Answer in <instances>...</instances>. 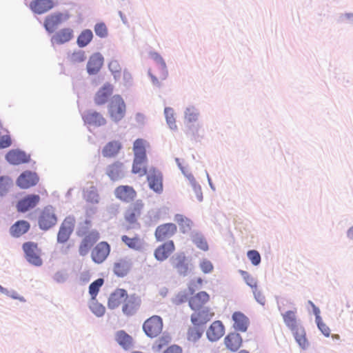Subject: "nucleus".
<instances>
[{
	"label": "nucleus",
	"mask_w": 353,
	"mask_h": 353,
	"mask_svg": "<svg viewBox=\"0 0 353 353\" xmlns=\"http://www.w3.org/2000/svg\"><path fill=\"white\" fill-rule=\"evenodd\" d=\"M170 342L169 336H162L156 343V345L154 347L156 351H160L161 348L168 345Z\"/></svg>",
	"instance_id": "57"
},
{
	"label": "nucleus",
	"mask_w": 353,
	"mask_h": 353,
	"mask_svg": "<svg viewBox=\"0 0 353 353\" xmlns=\"http://www.w3.org/2000/svg\"><path fill=\"white\" fill-rule=\"evenodd\" d=\"M112 87L110 84L103 86L96 94L94 102L97 105H103L105 103L112 93Z\"/></svg>",
	"instance_id": "33"
},
{
	"label": "nucleus",
	"mask_w": 353,
	"mask_h": 353,
	"mask_svg": "<svg viewBox=\"0 0 353 353\" xmlns=\"http://www.w3.org/2000/svg\"><path fill=\"white\" fill-rule=\"evenodd\" d=\"M144 204L141 200H137L126 210L124 217L126 221L130 224L137 222L138 218L141 216Z\"/></svg>",
	"instance_id": "13"
},
{
	"label": "nucleus",
	"mask_w": 353,
	"mask_h": 353,
	"mask_svg": "<svg viewBox=\"0 0 353 353\" xmlns=\"http://www.w3.org/2000/svg\"><path fill=\"white\" fill-rule=\"evenodd\" d=\"M54 6L52 0H33L30 3L29 8L34 13L42 14L52 9Z\"/></svg>",
	"instance_id": "17"
},
{
	"label": "nucleus",
	"mask_w": 353,
	"mask_h": 353,
	"mask_svg": "<svg viewBox=\"0 0 353 353\" xmlns=\"http://www.w3.org/2000/svg\"><path fill=\"white\" fill-rule=\"evenodd\" d=\"M40 196L37 194H29L19 200L17 204L19 212H25L34 208L39 202Z\"/></svg>",
	"instance_id": "20"
},
{
	"label": "nucleus",
	"mask_w": 353,
	"mask_h": 353,
	"mask_svg": "<svg viewBox=\"0 0 353 353\" xmlns=\"http://www.w3.org/2000/svg\"><path fill=\"white\" fill-rule=\"evenodd\" d=\"M103 279L100 278L95 280L90 285L89 293L91 295L92 299H96L101 287L103 284Z\"/></svg>",
	"instance_id": "46"
},
{
	"label": "nucleus",
	"mask_w": 353,
	"mask_h": 353,
	"mask_svg": "<svg viewBox=\"0 0 353 353\" xmlns=\"http://www.w3.org/2000/svg\"><path fill=\"white\" fill-rule=\"evenodd\" d=\"M148 146L147 141L143 139H137L133 144L134 158L147 159L146 148Z\"/></svg>",
	"instance_id": "34"
},
{
	"label": "nucleus",
	"mask_w": 353,
	"mask_h": 353,
	"mask_svg": "<svg viewBox=\"0 0 353 353\" xmlns=\"http://www.w3.org/2000/svg\"><path fill=\"white\" fill-rule=\"evenodd\" d=\"M198 326L194 325L188 329L187 332L188 341L195 342L201 337L203 331Z\"/></svg>",
	"instance_id": "44"
},
{
	"label": "nucleus",
	"mask_w": 353,
	"mask_h": 353,
	"mask_svg": "<svg viewBox=\"0 0 353 353\" xmlns=\"http://www.w3.org/2000/svg\"><path fill=\"white\" fill-rule=\"evenodd\" d=\"M57 223L54 209L52 206L45 207L38 217V224L43 230H48Z\"/></svg>",
	"instance_id": "3"
},
{
	"label": "nucleus",
	"mask_w": 353,
	"mask_h": 353,
	"mask_svg": "<svg viewBox=\"0 0 353 353\" xmlns=\"http://www.w3.org/2000/svg\"><path fill=\"white\" fill-rule=\"evenodd\" d=\"M110 245L106 241L97 243L91 251V258L96 263H103L109 256Z\"/></svg>",
	"instance_id": "10"
},
{
	"label": "nucleus",
	"mask_w": 353,
	"mask_h": 353,
	"mask_svg": "<svg viewBox=\"0 0 353 353\" xmlns=\"http://www.w3.org/2000/svg\"><path fill=\"white\" fill-rule=\"evenodd\" d=\"M199 116V111L193 106L187 108L185 111V119L189 123L196 122Z\"/></svg>",
	"instance_id": "45"
},
{
	"label": "nucleus",
	"mask_w": 353,
	"mask_h": 353,
	"mask_svg": "<svg viewBox=\"0 0 353 353\" xmlns=\"http://www.w3.org/2000/svg\"><path fill=\"white\" fill-rule=\"evenodd\" d=\"M114 195L120 201L130 203L137 196V192L131 186L119 185L114 190Z\"/></svg>",
	"instance_id": "15"
},
{
	"label": "nucleus",
	"mask_w": 353,
	"mask_h": 353,
	"mask_svg": "<svg viewBox=\"0 0 353 353\" xmlns=\"http://www.w3.org/2000/svg\"><path fill=\"white\" fill-rule=\"evenodd\" d=\"M121 241L128 248L134 250H140L143 248V241L139 234L132 236L123 235Z\"/></svg>",
	"instance_id": "31"
},
{
	"label": "nucleus",
	"mask_w": 353,
	"mask_h": 353,
	"mask_svg": "<svg viewBox=\"0 0 353 353\" xmlns=\"http://www.w3.org/2000/svg\"><path fill=\"white\" fill-rule=\"evenodd\" d=\"M73 36L72 29L70 28H62L52 37L51 42L52 44H63L70 41Z\"/></svg>",
	"instance_id": "25"
},
{
	"label": "nucleus",
	"mask_w": 353,
	"mask_h": 353,
	"mask_svg": "<svg viewBox=\"0 0 353 353\" xmlns=\"http://www.w3.org/2000/svg\"><path fill=\"white\" fill-rule=\"evenodd\" d=\"M192 295L188 300V303L192 310L205 307V305L210 299V295L205 291H201Z\"/></svg>",
	"instance_id": "19"
},
{
	"label": "nucleus",
	"mask_w": 353,
	"mask_h": 353,
	"mask_svg": "<svg viewBox=\"0 0 353 353\" xmlns=\"http://www.w3.org/2000/svg\"><path fill=\"white\" fill-rule=\"evenodd\" d=\"M140 305L141 299L139 297L134 294H128L127 298L122 305V312L128 316H132L137 312Z\"/></svg>",
	"instance_id": "14"
},
{
	"label": "nucleus",
	"mask_w": 353,
	"mask_h": 353,
	"mask_svg": "<svg viewBox=\"0 0 353 353\" xmlns=\"http://www.w3.org/2000/svg\"><path fill=\"white\" fill-rule=\"evenodd\" d=\"M240 274L243 276V279L246 282V283L250 286L251 288H256V280L246 271L240 270Z\"/></svg>",
	"instance_id": "53"
},
{
	"label": "nucleus",
	"mask_w": 353,
	"mask_h": 353,
	"mask_svg": "<svg viewBox=\"0 0 353 353\" xmlns=\"http://www.w3.org/2000/svg\"><path fill=\"white\" fill-rule=\"evenodd\" d=\"M292 331L293 332V334L296 342L300 345V347H302L303 349L307 348L308 347L309 343L306 338V333L304 328L300 326Z\"/></svg>",
	"instance_id": "40"
},
{
	"label": "nucleus",
	"mask_w": 353,
	"mask_h": 353,
	"mask_svg": "<svg viewBox=\"0 0 353 353\" xmlns=\"http://www.w3.org/2000/svg\"><path fill=\"white\" fill-rule=\"evenodd\" d=\"M75 225V219L72 216H67L62 221L58 233H57V242L63 244L66 243L72 232L74 231Z\"/></svg>",
	"instance_id": "7"
},
{
	"label": "nucleus",
	"mask_w": 353,
	"mask_h": 353,
	"mask_svg": "<svg viewBox=\"0 0 353 353\" xmlns=\"http://www.w3.org/2000/svg\"><path fill=\"white\" fill-rule=\"evenodd\" d=\"M146 162L147 159L134 158L132 172L134 174H138L140 176H144L147 174Z\"/></svg>",
	"instance_id": "39"
},
{
	"label": "nucleus",
	"mask_w": 353,
	"mask_h": 353,
	"mask_svg": "<svg viewBox=\"0 0 353 353\" xmlns=\"http://www.w3.org/2000/svg\"><path fill=\"white\" fill-rule=\"evenodd\" d=\"M225 333V327L220 321H214L207 330L206 334L211 341H216L221 338Z\"/></svg>",
	"instance_id": "22"
},
{
	"label": "nucleus",
	"mask_w": 353,
	"mask_h": 353,
	"mask_svg": "<svg viewBox=\"0 0 353 353\" xmlns=\"http://www.w3.org/2000/svg\"><path fill=\"white\" fill-rule=\"evenodd\" d=\"M13 185L12 180L8 176H0V197L5 196Z\"/></svg>",
	"instance_id": "42"
},
{
	"label": "nucleus",
	"mask_w": 353,
	"mask_h": 353,
	"mask_svg": "<svg viewBox=\"0 0 353 353\" xmlns=\"http://www.w3.org/2000/svg\"><path fill=\"white\" fill-rule=\"evenodd\" d=\"M296 310H289L282 314L284 323L291 330H293L299 327L296 319Z\"/></svg>",
	"instance_id": "37"
},
{
	"label": "nucleus",
	"mask_w": 353,
	"mask_h": 353,
	"mask_svg": "<svg viewBox=\"0 0 353 353\" xmlns=\"http://www.w3.org/2000/svg\"><path fill=\"white\" fill-rule=\"evenodd\" d=\"M110 117L114 121L122 119L125 113V104L119 95L114 96L108 105Z\"/></svg>",
	"instance_id": "4"
},
{
	"label": "nucleus",
	"mask_w": 353,
	"mask_h": 353,
	"mask_svg": "<svg viewBox=\"0 0 353 353\" xmlns=\"http://www.w3.org/2000/svg\"><path fill=\"white\" fill-rule=\"evenodd\" d=\"M177 231L176 225L172 223H163L159 225L154 235L157 241H162L172 237Z\"/></svg>",
	"instance_id": "12"
},
{
	"label": "nucleus",
	"mask_w": 353,
	"mask_h": 353,
	"mask_svg": "<svg viewBox=\"0 0 353 353\" xmlns=\"http://www.w3.org/2000/svg\"><path fill=\"white\" fill-rule=\"evenodd\" d=\"M128 293L123 289H117L110 295L108 301V306L110 309H115L123 305L127 298Z\"/></svg>",
	"instance_id": "21"
},
{
	"label": "nucleus",
	"mask_w": 353,
	"mask_h": 353,
	"mask_svg": "<svg viewBox=\"0 0 353 353\" xmlns=\"http://www.w3.org/2000/svg\"><path fill=\"white\" fill-rule=\"evenodd\" d=\"M318 326V328L321 330L322 334L327 337L330 334V329L329 327L323 321V320H320L319 321L316 322Z\"/></svg>",
	"instance_id": "56"
},
{
	"label": "nucleus",
	"mask_w": 353,
	"mask_h": 353,
	"mask_svg": "<svg viewBox=\"0 0 353 353\" xmlns=\"http://www.w3.org/2000/svg\"><path fill=\"white\" fill-rule=\"evenodd\" d=\"M186 176H187L188 181H190V184L194 187V190L196 191L199 192L200 194L198 195V197H199V200L201 201L202 195L201 193V187L196 184V180H195L194 176L192 174H186Z\"/></svg>",
	"instance_id": "58"
},
{
	"label": "nucleus",
	"mask_w": 353,
	"mask_h": 353,
	"mask_svg": "<svg viewBox=\"0 0 353 353\" xmlns=\"http://www.w3.org/2000/svg\"><path fill=\"white\" fill-rule=\"evenodd\" d=\"M163 353H181V349L177 345H171L168 347Z\"/></svg>",
	"instance_id": "63"
},
{
	"label": "nucleus",
	"mask_w": 353,
	"mask_h": 353,
	"mask_svg": "<svg viewBox=\"0 0 353 353\" xmlns=\"http://www.w3.org/2000/svg\"><path fill=\"white\" fill-rule=\"evenodd\" d=\"M163 325L162 319L159 316L153 315L145 321L143 330L148 336L154 338L161 333Z\"/></svg>",
	"instance_id": "5"
},
{
	"label": "nucleus",
	"mask_w": 353,
	"mask_h": 353,
	"mask_svg": "<svg viewBox=\"0 0 353 353\" xmlns=\"http://www.w3.org/2000/svg\"><path fill=\"white\" fill-rule=\"evenodd\" d=\"M23 250L25 252L27 261L37 266L42 264V259L40 256V250L37 243L33 242H26L23 245Z\"/></svg>",
	"instance_id": "8"
},
{
	"label": "nucleus",
	"mask_w": 353,
	"mask_h": 353,
	"mask_svg": "<svg viewBox=\"0 0 353 353\" xmlns=\"http://www.w3.org/2000/svg\"><path fill=\"white\" fill-rule=\"evenodd\" d=\"M6 160L12 165H19L29 161V157L24 152L18 150H12L6 154Z\"/></svg>",
	"instance_id": "27"
},
{
	"label": "nucleus",
	"mask_w": 353,
	"mask_h": 353,
	"mask_svg": "<svg viewBox=\"0 0 353 353\" xmlns=\"http://www.w3.org/2000/svg\"><path fill=\"white\" fill-rule=\"evenodd\" d=\"M150 56L154 61V65L149 70V74L154 83H159L168 77L166 65L162 57L155 52H151Z\"/></svg>",
	"instance_id": "2"
},
{
	"label": "nucleus",
	"mask_w": 353,
	"mask_h": 353,
	"mask_svg": "<svg viewBox=\"0 0 353 353\" xmlns=\"http://www.w3.org/2000/svg\"><path fill=\"white\" fill-rule=\"evenodd\" d=\"M203 279L200 277L197 278L196 280H195V281H191L188 286V290H189L190 294H194L195 290L201 287V285H203Z\"/></svg>",
	"instance_id": "55"
},
{
	"label": "nucleus",
	"mask_w": 353,
	"mask_h": 353,
	"mask_svg": "<svg viewBox=\"0 0 353 353\" xmlns=\"http://www.w3.org/2000/svg\"><path fill=\"white\" fill-rule=\"evenodd\" d=\"M308 303L312 306V307L313 309V312L315 315L316 322L321 320L322 319L320 316V310L319 309V307H317L311 301H309Z\"/></svg>",
	"instance_id": "62"
},
{
	"label": "nucleus",
	"mask_w": 353,
	"mask_h": 353,
	"mask_svg": "<svg viewBox=\"0 0 353 353\" xmlns=\"http://www.w3.org/2000/svg\"><path fill=\"white\" fill-rule=\"evenodd\" d=\"M232 318L234 321L233 327L235 330L241 332L247 331L250 325V320L243 313L234 312Z\"/></svg>",
	"instance_id": "23"
},
{
	"label": "nucleus",
	"mask_w": 353,
	"mask_h": 353,
	"mask_svg": "<svg viewBox=\"0 0 353 353\" xmlns=\"http://www.w3.org/2000/svg\"><path fill=\"white\" fill-rule=\"evenodd\" d=\"M147 180L150 189L157 193L163 192V175L157 169L152 168L149 170Z\"/></svg>",
	"instance_id": "11"
},
{
	"label": "nucleus",
	"mask_w": 353,
	"mask_h": 353,
	"mask_svg": "<svg viewBox=\"0 0 353 353\" xmlns=\"http://www.w3.org/2000/svg\"><path fill=\"white\" fill-rule=\"evenodd\" d=\"M121 149V144L118 141L108 142L102 149V154L106 158L114 157Z\"/></svg>",
	"instance_id": "32"
},
{
	"label": "nucleus",
	"mask_w": 353,
	"mask_h": 353,
	"mask_svg": "<svg viewBox=\"0 0 353 353\" xmlns=\"http://www.w3.org/2000/svg\"><path fill=\"white\" fill-rule=\"evenodd\" d=\"M109 69L114 75L115 79L121 76V67L118 61L112 60L109 63Z\"/></svg>",
	"instance_id": "50"
},
{
	"label": "nucleus",
	"mask_w": 353,
	"mask_h": 353,
	"mask_svg": "<svg viewBox=\"0 0 353 353\" xmlns=\"http://www.w3.org/2000/svg\"><path fill=\"white\" fill-rule=\"evenodd\" d=\"M200 267L202 271L205 274L211 272L213 270V265L212 263L208 260H203L201 263Z\"/></svg>",
	"instance_id": "59"
},
{
	"label": "nucleus",
	"mask_w": 353,
	"mask_h": 353,
	"mask_svg": "<svg viewBox=\"0 0 353 353\" xmlns=\"http://www.w3.org/2000/svg\"><path fill=\"white\" fill-rule=\"evenodd\" d=\"M192 241L201 250L207 251L208 250V244L202 235L196 234L193 236Z\"/></svg>",
	"instance_id": "47"
},
{
	"label": "nucleus",
	"mask_w": 353,
	"mask_h": 353,
	"mask_svg": "<svg viewBox=\"0 0 353 353\" xmlns=\"http://www.w3.org/2000/svg\"><path fill=\"white\" fill-rule=\"evenodd\" d=\"M103 63V58L100 54L96 53L92 54L90 57L87 64L88 72L90 74L97 73L102 67Z\"/></svg>",
	"instance_id": "30"
},
{
	"label": "nucleus",
	"mask_w": 353,
	"mask_h": 353,
	"mask_svg": "<svg viewBox=\"0 0 353 353\" xmlns=\"http://www.w3.org/2000/svg\"><path fill=\"white\" fill-rule=\"evenodd\" d=\"M174 267L181 274H185L188 270V265L186 262V257L183 253L176 254L173 258Z\"/></svg>",
	"instance_id": "36"
},
{
	"label": "nucleus",
	"mask_w": 353,
	"mask_h": 353,
	"mask_svg": "<svg viewBox=\"0 0 353 353\" xmlns=\"http://www.w3.org/2000/svg\"><path fill=\"white\" fill-rule=\"evenodd\" d=\"M166 121L171 129H176L175 118L174 110L171 108H165L164 110Z\"/></svg>",
	"instance_id": "49"
},
{
	"label": "nucleus",
	"mask_w": 353,
	"mask_h": 353,
	"mask_svg": "<svg viewBox=\"0 0 353 353\" xmlns=\"http://www.w3.org/2000/svg\"><path fill=\"white\" fill-rule=\"evenodd\" d=\"M248 257L254 265H258L261 263V256L258 251L252 250L247 253Z\"/></svg>",
	"instance_id": "52"
},
{
	"label": "nucleus",
	"mask_w": 353,
	"mask_h": 353,
	"mask_svg": "<svg viewBox=\"0 0 353 353\" xmlns=\"http://www.w3.org/2000/svg\"><path fill=\"white\" fill-rule=\"evenodd\" d=\"M191 321L194 325H203L210 321L214 316V312L209 307H203L193 310Z\"/></svg>",
	"instance_id": "9"
},
{
	"label": "nucleus",
	"mask_w": 353,
	"mask_h": 353,
	"mask_svg": "<svg viewBox=\"0 0 353 353\" xmlns=\"http://www.w3.org/2000/svg\"><path fill=\"white\" fill-rule=\"evenodd\" d=\"M189 299L188 295L185 292H179L175 297V303L176 304H181L188 301Z\"/></svg>",
	"instance_id": "61"
},
{
	"label": "nucleus",
	"mask_w": 353,
	"mask_h": 353,
	"mask_svg": "<svg viewBox=\"0 0 353 353\" xmlns=\"http://www.w3.org/2000/svg\"><path fill=\"white\" fill-rule=\"evenodd\" d=\"M85 59V52L83 50L75 51L69 57L70 62L73 64L83 62Z\"/></svg>",
	"instance_id": "48"
},
{
	"label": "nucleus",
	"mask_w": 353,
	"mask_h": 353,
	"mask_svg": "<svg viewBox=\"0 0 353 353\" xmlns=\"http://www.w3.org/2000/svg\"><path fill=\"white\" fill-rule=\"evenodd\" d=\"M11 143L12 141L9 135H4L0 139V148H8Z\"/></svg>",
	"instance_id": "60"
},
{
	"label": "nucleus",
	"mask_w": 353,
	"mask_h": 353,
	"mask_svg": "<svg viewBox=\"0 0 353 353\" xmlns=\"http://www.w3.org/2000/svg\"><path fill=\"white\" fill-rule=\"evenodd\" d=\"M94 29L96 34L99 37L103 38L108 35V29L103 23H97Z\"/></svg>",
	"instance_id": "51"
},
{
	"label": "nucleus",
	"mask_w": 353,
	"mask_h": 353,
	"mask_svg": "<svg viewBox=\"0 0 353 353\" xmlns=\"http://www.w3.org/2000/svg\"><path fill=\"white\" fill-rule=\"evenodd\" d=\"M174 220L178 223L180 230L183 233H186L190 231L192 222L190 219L182 214H176Z\"/></svg>",
	"instance_id": "41"
},
{
	"label": "nucleus",
	"mask_w": 353,
	"mask_h": 353,
	"mask_svg": "<svg viewBox=\"0 0 353 353\" xmlns=\"http://www.w3.org/2000/svg\"><path fill=\"white\" fill-rule=\"evenodd\" d=\"M132 263L130 259H120L114 263L113 272L118 276L123 277L127 275L131 268Z\"/></svg>",
	"instance_id": "29"
},
{
	"label": "nucleus",
	"mask_w": 353,
	"mask_h": 353,
	"mask_svg": "<svg viewBox=\"0 0 353 353\" xmlns=\"http://www.w3.org/2000/svg\"><path fill=\"white\" fill-rule=\"evenodd\" d=\"M30 229V223L26 221H17L10 230L12 236L19 237L26 233Z\"/></svg>",
	"instance_id": "35"
},
{
	"label": "nucleus",
	"mask_w": 353,
	"mask_h": 353,
	"mask_svg": "<svg viewBox=\"0 0 353 353\" xmlns=\"http://www.w3.org/2000/svg\"><path fill=\"white\" fill-rule=\"evenodd\" d=\"M39 181L36 173L30 171H25L18 177L17 184L23 189H27L35 185Z\"/></svg>",
	"instance_id": "16"
},
{
	"label": "nucleus",
	"mask_w": 353,
	"mask_h": 353,
	"mask_svg": "<svg viewBox=\"0 0 353 353\" xmlns=\"http://www.w3.org/2000/svg\"><path fill=\"white\" fill-rule=\"evenodd\" d=\"M90 309L97 316H102L105 312V307L98 303H93L90 305Z\"/></svg>",
	"instance_id": "54"
},
{
	"label": "nucleus",
	"mask_w": 353,
	"mask_h": 353,
	"mask_svg": "<svg viewBox=\"0 0 353 353\" xmlns=\"http://www.w3.org/2000/svg\"><path fill=\"white\" fill-rule=\"evenodd\" d=\"M54 279L57 282H63L66 279V274L62 272H58L54 274Z\"/></svg>",
	"instance_id": "64"
},
{
	"label": "nucleus",
	"mask_w": 353,
	"mask_h": 353,
	"mask_svg": "<svg viewBox=\"0 0 353 353\" xmlns=\"http://www.w3.org/2000/svg\"><path fill=\"white\" fill-rule=\"evenodd\" d=\"M174 250L175 246L174 242L172 241H168L156 248L154 253V257L158 261H165Z\"/></svg>",
	"instance_id": "18"
},
{
	"label": "nucleus",
	"mask_w": 353,
	"mask_h": 353,
	"mask_svg": "<svg viewBox=\"0 0 353 353\" xmlns=\"http://www.w3.org/2000/svg\"><path fill=\"white\" fill-rule=\"evenodd\" d=\"M78 236L82 239L79 245V253L81 256H85L88 254L90 248L99 240L100 234L97 230H90L85 227L80 228L77 232Z\"/></svg>",
	"instance_id": "1"
},
{
	"label": "nucleus",
	"mask_w": 353,
	"mask_h": 353,
	"mask_svg": "<svg viewBox=\"0 0 353 353\" xmlns=\"http://www.w3.org/2000/svg\"><path fill=\"white\" fill-rule=\"evenodd\" d=\"M115 339L124 349H130L132 346V338L123 330L116 333Z\"/></svg>",
	"instance_id": "38"
},
{
	"label": "nucleus",
	"mask_w": 353,
	"mask_h": 353,
	"mask_svg": "<svg viewBox=\"0 0 353 353\" xmlns=\"http://www.w3.org/2000/svg\"><path fill=\"white\" fill-rule=\"evenodd\" d=\"M93 34L90 30H85L81 32L77 38V44L79 47L86 46L92 39Z\"/></svg>",
	"instance_id": "43"
},
{
	"label": "nucleus",
	"mask_w": 353,
	"mask_h": 353,
	"mask_svg": "<svg viewBox=\"0 0 353 353\" xmlns=\"http://www.w3.org/2000/svg\"><path fill=\"white\" fill-rule=\"evenodd\" d=\"M241 335L236 332L229 333L224 339L226 347L232 352L237 351L242 345Z\"/></svg>",
	"instance_id": "28"
},
{
	"label": "nucleus",
	"mask_w": 353,
	"mask_h": 353,
	"mask_svg": "<svg viewBox=\"0 0 353 353\" xmlns=\"http://www.w3.org/2000/svg\"><path fill=\"white\" fill-rule=\"evenodd\" d=\"M85 123L94 126H101L106 123L105 119L96 111H87L83 115Z\"/></svg>",
	"instance_id": "26"
},
{
	"label": "nucleus",
	"mask_w": 353,
	"mask_h": 353,
	"mask_svg": "<svg viewBox=\"0 0 353 353\" xmlns=\"http://www.w3.org/2000/svg\"><path fill=\"white\" fill-rule=\"evenodd\" d=\"M106 174L112 181H119L124 176L123 163L115 161L109 165L106 170Z\"/></svg>",
	"instance_id": "24"
},
{
	"label": "nucleus",
	"mask_w": 353,
	"mask_h": 353,
	"mask_svg": "<svg viewBox=\"0 0 353 353\" xmlns=\"http://www.w3.org/2000/svg\"><path fill=\"white\" fill-rule=\"evenodd\" d=\"M70 15L67 12H54L45 18L43 26L48 32L52 33L61 24L68 21Z\"/></svg>",
	"instance_id": "6"
}]
</instances>
